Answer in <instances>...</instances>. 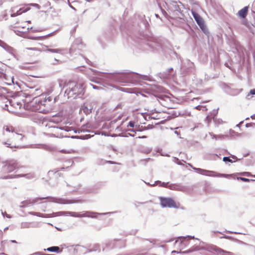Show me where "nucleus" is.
Listing matches in <instances>:
<instances>
[{"label": "nucleus", "instance_id": "obj_1", "mask_svg": "<svg viewBox=\"0 0 255 255\" xmlns=\"http://www.w3.org/2000/svg\"><path fill=\"white\" fill-rule=\"evenodd\" d=\"M92 74L96 77L91 76L89 79L95 83H99V79L97 76L100 77L101 80L109 82H119L123 84L133 83L140 80H147V75H141L137 73L130 72L128 70H124L122 72L115 73H102L96 70L89 68L86 72V74Z\"/></svg>", "mask_w": 255, "mask_h": 255}, {"label": "nucleus", "instance_id": "obj_2", "mask_svg": "<svg viewBox=\"0 0 255 255\" xmlns=\"http://www.w3.org/2000/svg\"><path fill=\"white\" fill-rule=\"evenodd\" d=\"M142 42L145 46L148 47L152 51L157 52H162L165 54H174L177 58H178L177 53L171 49L169 42L166 39L148 36L146 37Z\"/></svg>", "mask_w": 255, "mask_h": 255}, {"label": "nucleus", "instance_id": "obj_3", "mask_svg": "<svg viewBox=\"0 0 255 255\" xmlns=\"http://www.w3.org/2000/svg\"><path fill=\"white\" fill-rule=\"evenodd\" d=\"M64 83L61 81L59 83V86L65 88L64 96H67L68 98H72L76 99L77 98H83L85 93L83 84L77 83L75 81H69L66 85H64Z\"/></svg>", "mask_w": 255, "mask_h": 255}, {"label": "nucleus", "instance_id": "obj_4", "mask_svg": "<svg viewBox=\"0 0 255 255\" xmlns=\"http://www.w3.org/2000/svg\"><path fill=\"white\" fill-rule=\"evenodd\" d=\"M158 5L163 15L166 17L168 14L165 9L169 13H172L175 16L180 17L183 15L180 8V6L183 5L180 1L172 0H162L161 1H158Z\"/></svg>", "mask_w": 255, "mask_h": 255}, {"label": "nucleus", "instance_id": "obj_5", "mask_svg": "<svg viewBox=\"0 0 255 255\" xmlns=\"http://www.w3.org/2000/svg\"><path fill=\"white\" fill-rule=\"evenodd\" d=\"M44 199H50L49 201L60 204H70L73 203H82L84 201L82 199H68L62 198H56L53 197H45L41 198H36L32 200H26L21 202V205L19 206L20 208H25L30 205H33L38 202V200H41Z\"/></svg>", "mask_w": 255, "mask_h": 255}, {"label": "nucleus", "instance_id": "obj_6", "mask_svg": "<svg viewBox=\"0 0 255 255\" xmlns=\"http://www.w3.org/2000/svg\"><path fill=\"white\" fill-rule=\"evenodd\" d=\"M116 212H115L116 213ZM114 213L113 212H109L106 213H99L98 212L90 211H85L82 212L78 213L75 212L70 211H60L55 213H53V216H68L70 215L74 217L83 218L88 217L91 218H97V215H106L108 214H112Z\"/></svg>", "mask_w": 255, "mask_h": 255}, {"label": "nucleus", "instance_id": "obj_7", "mask_svg": "<svg viewBox=\"0 0 255 255\" xmlns=\"http://www.w3.org/2000/svg\"><path fill=\"white\" fill-rule=\"evenodd\" d=\"M84 47L85 45L83 43L82 39L80 38H76L70 48L69 53L71 56H73L74 58H76V56H75L76 55L81 57L85 60L87 63H88V62L89 61L88 59L82 56L81 53L82 49Z\"/></svg>", "mask_w": 255, "mask_h": 255}, {"label": "nucleus", "instance_id": "obj_8", "mask_svg": "<svg viewBox=\"0 0 255 255\" xmlns=\"http://www.w3.org/2000/svg\"><path fill=\"white\" fill-rule=\"evenodd\" d=\"M188 165L197 173L203 175H206L212 177H228L230 176L229 174L220 173L214 171L207 170L206 169H201L200 168H196L193 167L190 163H188Z\"/></svg>", "mask_w": 255, "mask_h": 255}, {"label": "nucleus", "instance_id": "obj_9", "mask_svg": "<svg viewBox=\"0 0 255 255\" xmlns=\"http://www.w3.org/2000/svg\"><path fill=\"white\" fill-rule=\"evenodd\" d=\"M159 199L160 200V205L162 208L168 207L176 209L178 208L174 200L171 198L159 197Z\"/></svg>", "mask_w": 255, "mask_h": 255}, {"label": "nucleus", "instance_id": "obj_10", "mask_svg": "<svg viewBox=\"0 0 255 255\" xmlns=\"http://www.w3.org/2000/svg\"><path fill=\"white\" fill-rule=\"evenodd\" d=\"M192 14L196 23L200 27L202 31L206 34H208L209 31L206 26L205 24L204 21L202 17L195 11H192Z\"/></svg>", "mask_w": 255, "mask_h": 255}, {"label": "nucleus", "instance_id": "obj_11", "mask_svg": "<svg viewBox=\"0 0 255 255\" xmlns=\"http://www.w3.org/2000/svg\"><path fill=\"white\" fill-rule=\"evenodd\" d=\"M206 250H207V251L212 253H213L214 252L216 253L218 255H234L233 253L224 250L221 248L214 245H208L207 248Z\"/></svg>", "mask_w": 255, "mask_h": 255}, {"label": "nucleus", "instance_id": "obj_12", "mask_svg": "<svg viewBox=\"0 0 255 255\" xmlns=\"http://www.w3.org/2000/svg\"><path fill=\"white\" fill-rule=\"evenodd\" d=\"M180 60H181L180 59ZM182 63L181 69L183 71L186 73H193L194 72V64L190 61L189 59H186L183 62L181 61Z\"/></svg>", "mask_w": 255, "mask_h": 255}, {"label": "nucleus", "instance_id": "obj_13", "mask_svg": "<svg viewBox=\"0 0 255 255\" xmlns=\"http://www.w3.org/2000/svg\"><path fill=\"white\" fill-rule=\"evenodd\" d=\"M42 94V90L37 87L30 88L27 93V95L32 98L35 101L36 99H39L40 97Z\"/></svg>", "mask_w": 255, "mask_h": 255}, {"label": "nucleus", "instance_id": "obj_14", "mask_svg": "<svg viewBox=\"0 0 255 255\" xmlns=\"http://www.w3.org/2000/svg\"><path fill=\"white\" fill-rule=\"evenodd\" d=\"M48 127V131L50 132L51 136L53 137H60L61 136V133L60 131L63 129V128H59L55 126H51L50 123L46 125Z\"/></svg>", "mask_w": 255, "mask_h": 255}, {"label": "nucleus", "instance_id": "obj_15", "mask_svg": "<svg viewBox=\"0 0 255 255\" xmlns=\"http://www.w3.org/2000/svg\"><path fill=\"white\" fill-rule=\"evenodd\" d=\"M53 97L49 96V94H43L39 98V99H36L35 103L39 105L45 106L48 102H51Z\"/></svg>", "mask_w": 255, "mask_h": 255}, {"label": "nucleus", "instance_id": "obj_16", "mask_svg": "<svg viewBox=\"0 0 255 255\" xmlns=\"http://www.w3.org/2000/svg\"><path fill=\"white\" fill-rule=\"evenodd\" d=\"M17 167V163L15 161H7L2 167L4 172H10Z\"/></svg>", "mask_w": 255, "mask_h": 255}, {"label": "nucleus", "instance_id": "obj_17", "mask_svg": "<svg viewBox=\"0 0 255 255\" xmlns=\"http://www.w3.org/2000/svg\"><path fill=\"white\" fill-rule=\"evenodd\" d=\"M175 245H178L181 250L185 248L189 244V242L188 240H186V237L180 236L177 238V240H176L175 242Z\"/></svg>", "mask_w": 255, "mask_h": 255}, {"label": "nucleus", "instance_id": "obj_18", "mask_svg": "<svg viewBox=\"0 0 255 255\" xmlns=\"http://www.w3.org/2000/svg\"><path fill=\"white\" fill-rule=\"evenodd\" d=\"M168 188L172 190L183 191L185 187L180 183H171L168 185Z\"/></svg>", "mask_w": 255, "mask_h": 255}, {"label": "nucleus", "instance_id": "obj_19", "mask_svg": "<svg viewBox=\"0 0 255 255\" xmlns=\"http://www.w3.org/2000/svg\"><path fill=\"white\" fill-rule=\"evenodd\" d=\"M57 31V30H55L52 32H51L48 34H46V35H43V36H30V35H27L26 36H25L24 37H25L27 39H29L34 40H39L43 39L45 38H47V37L53 35Z\"/></svg>", "mask_w": 255, "mask_h": 255}, {"label": "nucleus", "instance_id": "obj_20", "mask_svg": "<svg viewBox=\"0 0 255 255\" xmlns=\"http://www.w3.org/2000/svg\"><path fill=\"white\" fill-rule=\"evenodd\" d=\"M18 177H25L27 179H32L34 177V174L33 173H27V174H20L15 175L13 178H18ZM9 178H12L9 176H5L3 177L4 179H8Z\"/></svg>", "mask_w": 255, "mask_h": 255}, {"label": "nucleus", "instance_id": "obj_21", "mask_svg": "<svg viewBox=\"0 0 255 255\" xmlns=\"http://www.w3.org/2000/svg\"><path fill=\"white\" fill-rule=\"evenodd\" d=\"M157 99L161 105L166 107V102L170 100V98L166 95H159L157 96Z\"/></svg>", "mask_w": 255, "mask_h": 255}, {"label": "nucleus", "instance_id": "obj_22", "mask_svg": "<svg viewBox=\"0 0 255 255\" xmlns=\"http://www.w3.org/2000/svg\"><path fill=\"white\" fill-rule=\"evenodd\" d=\"M241 91V90L240 89H231V88H230L228 86H227V88L226 89V92L228 94H229L231 96H235L239 95Z\"/></svg>", "mask_w": 255, "mask_h": 255}, {"label": "nucleus", "instance_id": "obj_23", "mask_svg": "<svg viewBox=\"0 0 255 255\" xmlns=\"http://www.w3.org/2000/svg\"><path fill=\"white\" fill-rule=\"evenodd\" d=\"M156 241L154 239L152 240H147L144 239L143 240V245L146 246V249H149L152 248V245H153Z\"/></svg>", "mask_w": 255, "mask_h": 255}, {"label": "nucleus", "instance_id": "obj_24", "mask_svg": "<svg viewBox=\"0 0 255 255\" xmlns=\"http://www.w3.org/2000/svg\"><path fill=\"white\" fill-rule=\"evenodd\" d=\"M63 169H64V167H62V168H60L59 169H55L53 170H50V171H48V174L49 176H51L52 175H54L55 177H60V176H61V174L60 172H59V171L61 170H62Z\"/></svg>", "mask_w": 255, "mask_h": 255}, {"label": "nucleus", "instance_id": "obj_25", "mask_svg": "<svg viewBox=\"0 0 255 255\" xmlns=\"http://www.w3.org/2000/svg\"><path fill=\"white\" fill-rule=\"evenodd\" d=\"M3 46L2 47V48L5 50H6L7 52L13 55L14 57H15L14 54L15 51L13 48L8 45L6 43H5Z\"/></svg>", "mask_w": 255, "mask_h": 255}, {"label": "nucleus", "instance_id": "obj_26", "mask_svg": "<svg viewBox=\"0 0 255 255\" xmlns=\"http://www.w3.org/2000/svg\"><path fill=\"white\" fill-rule=\"evenodd\" d=\"M248 6H245L238 11V14L241 18H245L248 13Z\"/></svg>", "mask_w": 255, "mask_h": 255}, {"label": "nucleus", "instance_id": "obj_27", "mask_svg": "<svg viewBox=\"0 0 255 255\" xmlns=\"http://www.w3.org/2000/svg\"><path fill=\"white\" fill-rule=\"evenodd\" d=\"M44 251H47L50 252H54V253H61L62 251L60 250L59 247L57 246H52L51 247H49L46 249H44Z\"/></svg>", "mask_w": 255, "mask_h": 255}, {"label": "nucleus", "instance_id": "obj_28", "mask_svg": "<svg viewBox=\"0 0 255 255\" xmlns=\"http://www.w3.org/2000/svg\"><path fill=\"white\" fill-rule=\"evenodd\" d=\"M30 214L42 218H50L52 216L51 214H43L38 212H30Z\"/></svg>", "mask_w": 255, "mask_h": 255}, {"label": "nucleus", "instance_id": "obj_29", "mask_svg": "<svg viewBox=\"0 0 255 255\" xmlns=\"http://www.w3.org/2000/svg\"><path fill=\"white\" fill-rule=\"evenodd\" d=\"M30 9L29 5H25V6L20 7L18 10H17L19 15L23 13L26 12Z\"/></svg>", "mask_w": 255, "mask_h": 255}, {"label": "nucleus", "instance_id": "obj_30", "mask_svg": "<svg viewBox=\"0 0 255 255\" xmlns=\"http://www.w3.org/2000/svg\"><path fill=\"white\" fill-rule=\"evenodd\" d=\"M46 47V49L45 50V51H48L51 53H60L62 51L60 49H52L48 48V46H45Z\"/></svg>", "mask_w": 255, "mask_h": 255}, {"label": "nucleus", "instance_id": "obj_31", "mask_svg": "<svg viewBox=\"0 0 255 255\" xmlns=\"http://www.w3.org/2000/svg\"><path fill=\"white\" fill-rule=\"evenodd\" d=\"M157 183H159L160 184L159 185V186L160 187L168 188L169 182H161L160 181L157 180L155 181V184Z\"/></svg>", "mask_w": 255, "mask_h": 255}, {"label": "nucleus", "instance_id": "obj_32", "mask_svg": "<svg viewBox=\"0 0 255 255\" xmlns=\"http://www.w3.org/2000/svg\"><path fill=\"white\" fill-rule=\"evenodd\" d=\"M16 7H12L11 9V13L10 16L12 17H15L19 15V14L17 10H15Z\"/></svg>", "mask_w": 255, "mask_h": 255}, {"label": "nucleus", "instance_id": "obj_33", "mask_svg": "<svg viewBox=\"0 0 255 255\" xmlns=\"http://www.w3.org/2000/svg\"><path fill=\"white\" fill-rule=\"evenodd\" d=\"M83 112L86 115H89L90 114H91L92 113V108L89 109L87 107L84 106L83 108Z\"/></svg>", "mask_w": 255, "mask_h": 255}, {"label": "nucleus", "instance_id": "obj_34", "mask_svg": "<svg viewBox=\"0 0 255 255\" xmlns=\"http://www.w3.org/2000/svg\"><path fill=\"white\" fill-rule=\"evenodd\" d=\"M208 245H207L206 247L205 248H200L198 246H196V247L191 248V249H192V252H195V251H200L201 250H204L207 251L206 249H207Z\"/></svg>", "mask_w": 255, "mask_h": 255}, {"label": "nucleus", "instance_id": "obj_35", "mask_svg": "<svg viewBox=\"0 0 255 255\" xmlns=\"http://www.w3.org/2000/svg\"><path fill=\"white\" fill-rule=\"evenodd\" d=\"M2 143L3 144V145H6V147H9V148H12L13 147L14 148H19V146H16V145H14V146H11L10 144L9 143H8L7 141H3V142H2Z\"/></svg>", "mask_w": 255, "mask_h": 255}, {"label": "nucleus", "instance_id": "obj_36", "mask_svg": "<svg viewBox=\"0 0 255 255\" xmlns=\"http://www.w3.org/2000/svg\"><path fill=\"white\" fill-rule=\"evenodd\" d=\"M8 102H9V104L10 105V106H11L12 107H15V105L18 106L19 108H20V106H21V104L20 103H18L17 102L16 103H15L11 100H9Z\"/></svg>", "mask_w": 255, "mask_h": 255}, {"label": "nucleus", "instance_id": "obj_37", "mask_svg": "<svg viewBox=\"0 0 255 255\" xmlns=\"http://www.w3.org/2000/svg\"><path fill=\"white\" fill-rule=\"evenodd\" d=\"M118 136H121V137H128V136H131V137H134V134H131L130 133H127L126 134H124L123 133H120Z\"/></svg>", "mask_w": 255, "mask_h": 255}, {"label": "nucleus", "instance_id": "obj_38", "mask_svg": "<svg viewBox=\"0 0 255 255\" xmlns=\"http://www.w3.org/2000/svg\"><path fill=\"white\" fill-rule=\"evenodd\" d=\"M191 252H192V249H189V250H186V251H184V252H181V251H173L172 252V253H177V254H179V253L189 254V253H191Z\"/></svg>", "mask_w": 255, "mask_h": 255}, {"label": "nucleus", "instance_id": "obj_39", "mask_svg": "<svg viewBox=\"0 0 255 255\" xmlns=\"http://www.w3.org/2000/svg\"><path fill=\"white\" fill-rule=\"evenodd\" d=\"M223 161L225 162H229L230 163H233V162H234L232 159H231L230 157H229V156H225V157H224L223 158Z\"/></svg>", "mask_w": 255, "mask_h": 255}, {"label": "nucleus", "instance_id": "obj_40", "mask_svg": "<svg viewBox=\"0 0 255 255\" xmlns=\"http://www.w3.org/2000/svg\"><path fill=\"white\" fill-rule=\"evenodd\" d=\"M4 129L6 131L8 132H13L14 131V128L12 127H9V126H5L4 127Z\"/></svg>", "mask_w": 255, "mask_h": 255}, {"label": "nucleus", "instance_id": "obj_41", "mask_svg": "<svg viewBox=\"0 0 255 255\" xmlns=\"http://www.w3.org/2000/svg\"><path fill=\"white\" fill-rule=\"evenodd\" d=\"M89 137H90V135L89 134H86V135H81L80 136H75V138H79V139H88Z\"/></svg>", "mask_w": 255, "mask_h": 255}, {"label": "nucleus", "instance_id": "obj_42", "mask_svg": "<svg viewBox=\"0 0 255 255\" xmlns=\"http://www.w3.org/2000/svg\"><path fill=\"white\" fill-rule=\"evenodd\" d=\"M237 179L241 180L244 182H249L250 181H251V179H250L246 178L245 177H237ZM251 181H253V180H251Z\"/></svg>", "mask_w": 255, "mask_h": 255}, {"label": "nucleus", "instance_id": "obj_43", "mask_svg": "<svg viewBox=\"0 0 255 255\" xmlns=\"http://www.w3.org/2000/svg\"><path fill=\"white\" fill-rule=\"evenodd\" d=\"M229 136L228 135H224V134H218L217 135V138L223 139L226 137H228Z\"/></svg>", "mask_w": 255, "mask_h": 255}, {"label": "nucleus", "instance_id": "obj_44", "mask_svg": "<svg viewBox=\"0 0 255 255\" xmlns=\"http://www.w3.org/2000/svg\"><path fill=\"white\" fill-rule=\"evenodd\" d=\"M91 85L92 86L93 88L95 89V90H101V89H103L101 86H96V85H95L92 84H91Z\"/></svg>", "mask_w": 255, "mask_h": 255}, {"label": "nucleus", "instance_id": "obj_45", "mask_svg": "<svg viewBox=\"0 0 255 255\" xmlns=\"http://www.w3.org/2000/svg\"><path fill=\"white\" fill-rule=\"evenodd\" d=\"M173 161H174V162H175V163H176L178 165H181L182 164L181 161L177 157H174V160Z\"/></svg>", "mask_w": 255, "mask_h": 255}, {"label": "nucleus", "instance_id": "obj_46", "mask_svg": "<svg viewBox=\"0 0 255 255\" xmlns=\"http://www.w3.org/2000/svg\"><path fill=\"white\" fill-rule=\"evenodd\" d=\"M30 255H52L44 254L42 252H36V253H35L34 254H31Z\"/></svg>", "mask_w": 255, "mask_h": 255}, {"label": "nucleus", "instance_id": "obj_47", "mask_svg": "<svg viewBox=\"0 0 255 255\" xmlns=\"http://www.w3.org/2000/svg\"><path fill=\"white\" fill-rule=\"evenodd\" d=\"M128 126H129L130 127L133 128L134 127V122L133 121H130L128 123Z\"/></svg>", "mask_w": 255, "mask_h": 255}, {"label": "nucleus", "instance_id": "obj_48", "mask_svg": "<svg viewBox=\"0 0 255 255\" xmlns=\"http://www.w3.org/2000/svg\"><path fill=\"white\" fill-rule=\"evenodd\" d=\"M209 134L211 135L212 138L217 139V135L214 134L212 132H209Z\"/></svg>", "mask_w": 255, "mask_h": 255}, {"label": "nucleus", "instance_id": "obj_49", "mask_svg": "<svg viewBox=\"0 0 255 255\" xmlns=\"http://www.w3.org/2000/svg\"><path fill=\"white\" fill-rule=\"evenodd\" d=\"M0 90H2V91L3 93V94H4V93H5V92H6V93H8V92H7V90H7V88H4V87H0Z\"/></svg>", "mask_w": 255, "mask_h": 255}, {"label": "nucleus", "instance_id": "obj_50", "mask_svg": "<svg viewBox=\"0 0 255 255\" xmlns=\"http://www.w3.org/2000/svg\"><path fill=\"white\" fill-rule=\"evenodd\" d=\"M242 174L243 175H245V176H252L251 173H250L249 172H244L242 173Z\"/></svg>", "mask_w": 255, "mask_h": 255}, {"label": "nucleus", "instance_id": "obj_51", "mask_svg": "<svg viewBox=\"0 0 255 255\" xmlns=\"http://www.w3.org/2000/svg\"><path fill=\"white\" fill-rule=\"evenodd\" d=\"M118 89L120 91H122V92H128V91H127V89H125L124 88L120 87V88H119Z\"/></svg>", "mask_w": 255, "mask_h": 255}, {"label": "nucleus", "instance_id": "obj_52", "mask_svg": "<svg viewBox=\"0 0 255 255\" xmlns=\"http://www.w3.org/2000/svg\"><path fill=\"white\" fill-rule=\"evenodd\" d=\"M185 237H186V239L187 238H188L189 239H195L196 240H198V238H195V237L193 236H186Z\"/></svg>", "mask_w": 255, "mask_h": 255}, {"label": "nucleus", "instance_id": "obj_53", "mask_svg": "<svg viewBox=\"0 0 255 255\" xmlns=\"http://www.w3.org/2000/svg\"><path fill=\"white\" fill-rule=\"evenodd\" d=\"M68 5H69V6L70 7H71L72 9H74L75 11H76V8H75L74 6H73L71 5V4L70 3V2H69V0H68Z\"/></svg>", "mask_w": 255, "mask_h": 255}, {"label": "nucleus", "instance_id": "obj_54", "mask_svg": "<svg viewBox=\"0 0 255 255\" xmlns=\"http://www.w3.org/2000/svg\"><path fill=\"white\" fill-rule=\"evenodd\" d=\"M74 246H75L76 247H79L81 249H85V248L84 246H80L79 245H72V246H71L70 247H73Z\"/></svg>", "mask_w": 255, "mask_h": 255}, {"label": "nucleus", "instance_id": "obj_55", "mask_svg": "<svg viewBox=\"0 0 255 255\" xmlns=\"http://www.w3.org/2000/svg\"><path fill=\"white\" fill-rule=\"evenodd\" d=\"M254 123H247L246 124V128H249L252 126L253 125H254Z\"/></svg>", "mask_w": 255, "mask_h": 255}, {"label": "nucleus", "instance_id": "obj_56", "mask_svg": "<svg viewBox=\"0 0 255 255\" xmlns=\"http://www.w3.org/2000/svg\"><path fill=\"white\" fill-rule=\"evenodd\" d=\"M250 93L253 95H255V89L251 90Z\"/></svg>", "mask_w": 255, "mask_h": 255}, {"label": "nucleus", "instance_id": "obj_57", "mask_svg": "<svg viewBox=\"0 0 255 255\" xmlns=\"http://www.w3.org/2000/svg\"><path fill=\"white\" fill-rule=\"evenodd\" d=\"M61 247L62 249H66V248H68L69 246H67L66 244H62L61 245Z\"/></svg>", "mask_w": 255, "mask_h": 255}, {"label": "nucleus", "instance_id": "obj_58", "mask_svg": "<svg viewBox=\"0 0 255 255\" xmlns=\"http://www.w3.org/2000/svg\"><path fill=\"white\" fill-rule=\"evenodd\" d=\"M43 29H34L32 30L33 32H40L42 31Z\"/></svg>", "mask_w": 255, "mask_h": 255}, {"label": "nucleus", "instance_id": "obj_59", "mask_svg": "<svg viewBox=\"0 0 255 255\" xmlns=\"http://www.w3.org/2000/svg\"><path fill=\"white\" fill-rule=\"evenodd\" d=\"M28 5H29V6L30 5H32V6L38 7V8L39 7V4H38L37 3H30V4H29Z\"/></svg>", "mask_w": 255, "mask_h": 255}, {"label": "nucleus", "instance_id": "obj_60", "mask_svg": "<svg viewBox=\"0 0 255 255\" xmlns=\"http://www.w3.org/2000/svg\"><path fill=\"white\" fill-rule=\"evenodd\" d=\"M4 214H5V216L7 218H10L11 217V216L9 214H6V212H5L4 213L2 212V214L3 215V216H4Z\"/></svg>", "mask_w": 255, "mask_h": 255}, {"label": "nucleus", "instance_id": "obj_61", "mask_svg": "<svg viewBox=\"0 0 255 255\" xmlns=\"http://www.w3.org/2000/svg\"><path fill=\"white\" fill-rule=\"evenodd\" d=\"M5 43V42L3 41H2L0 39V46L2 47L4 45V44Z\"/></svg>", "mask_w": 255, "mask_h": 255}, {"label": "nucleus", "instance_id": "obj_62", "mask_svg": "<svg viewBox=\"0 0 255 255\" xmlns=\"http://www.w3.org/2000/svg\"><path fill=\"white\" fill-rule=\"evenodd\" d=\"M231 157L232 158L235 159L236 160H240V159H238L235 155H231Z\"/></svg>", "mask_w": 255, "mask_h": 255}, {"label": "nucleus", "instance_id": "obj_63", "mask_svg": "<svg viewBox=\"0 0 255 255\" xmlns=\"http://www.w3.org/2000/svg\"><path fill=\"white\" fill-rule=\"evenodd\" d=\"M243 122H244V121H242L240 122L238 124H237V126H237V127H239V128H240L241 125L242 124H243Z\"/></svg>", "mask_w": 255, "mask_h": 255}, {"label": "nucleus", "instance_id": "obj_64", "mask_svg": "<svg viewBox=\"0 0 255 255\" xmlns=\"http://www.w3.org/2000/svg\"><path fill=\"white\" fill-rule=\"evenodd\" d=\"M153 126L152 125H148L147 126V129H151L152 128H153Z\"/></svg>", "mask_w": 255, "mask_h": 255}]
</instances>
